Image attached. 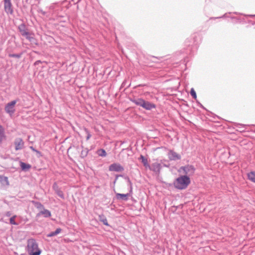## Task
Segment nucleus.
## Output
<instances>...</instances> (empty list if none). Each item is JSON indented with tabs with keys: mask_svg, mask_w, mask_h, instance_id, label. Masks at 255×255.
<instances>
[{
	"mask_svg": "<svg viewBox=\"0 0 255 255\" xmlns=\"http://www.w3.org/2000/svg\"><path fill=\"white\" fill-rule=\"evenodd\" d=\"M97 152H98V154L100 156L105 157L107 155L106 151L103 149L98 150Z\"/></svg>",
	"mask_w": 255,
	"mask_h": 255,
	"instance_id": "obj_20",
	"label": "nucleus"
},
{
	"mask_svg": "<svg viewBox=\"0 0 255 255\" xmlns=\"http://www.w3.org/2000/svg\"><path fill=\"white\" fill-rule=\"evenodd\" d=\"M6 215L7 216H10V214L9 212L7 213Z\"/></svg>",
	"mask_w": 255,
	"mask_h": 255,
	"instance_id": "obj_31",
	"label": "nucleus"
},
{
	"mask_svg": "<svg viewBox=\"0 0 255 255\" xmlns=\"http://www.w3.org/2000/svg\"><path fill=\"white\" fill-rule=\"evenodd\" d=\"M18 29L19 30L20 32L21 33V35H23L24 34H26V32L27 31L25 29V25L23 24H21L18 27Z\"/></svg>",
	"mask_w": 255,
	"mask_h": 255,
	"instance_id": "obj_19",
	"label": "nucleus"
},
{
	"mask_svg": "<svg viewBox=\"0 0 255 255\" xmlns=\"http://www.w3.org/2000/svg\"><path fill=\"white\" fill-rule=\"evenodd\" d=\"M160 164L158 162H155L152 164L151 167L150 166V168H148L154 172H159L160 171Z\"/></svg>",
	"mask_w": 255,
	"mask_h": 255,
	"instance_id": "obj_11",
	"label": "nucleus"
},
{
	"mask_svg": "<svg viewBox=\"0 0 255 255\" xmlns=\"http://www.w3.org/2000/svg\"><path fill=\"white\" fill-rule=\"evenodd\" d=\"M102 222L105 225H107V226H108V221L106 219H104L102 220Z\"/></svg>",
	"mask_w": 255,
	"mask_h": 255,
	"instance_id": "obj_27",
	"label": "nucleus"
},
{
	"mask_svg": "<svg viewBox=\"0 0 255 255\" xmlns=\"http://www.w3.org/2000/svg\"><path fill=\"white\" fill-rule=\"evenodd\" d=\"M129 194H120V193H117L116 194V197L119 200H122L126 201L128 200V197H129Z\"/></svg>",
	"mask_w": 255,
	"mask_h": 255,
	"instance_id": "obj_12",
	"label": "nucleus"
},
{
	"mask_svg": "<svg viewBox=\"0 0 255 255\" xmlns=\"http://www.w3.org/2000/svg\"><path fill=\"white\" fill-rule=\"evenodd\" d=\"M57 195H58L59 197H61V198H64V195H63V192H62L61 191H60V190L57 191Z\"/></svg>",
	"mask_w": 255,
	"mask_h": 255,
	"instance_id": "obj_24",
	"label": "nucleus"
},
{
	"mask_svg": "<svg viewBox=\"0 0 255 255\" xmlns=\"http://www.w3.org/2000/svg\"><path fill=\"white\" fill-rule=\"evenodd\" d=\"M16 215H14L13 216H12L11 218H10V223L12 225H17V224L15 222V219L16 218Z\"/></svg>",
	"mask_w": 255,
	"mask_h": 255,
	"instance_id": "obj_21",
	"label": "nucleus"
},
{
	"mask_svg": "<svg viewBox=\"0 0 255 255\" xmlns=\"http://www.w3.org/2000/svg\"><path fill=\"white\" fill-rule=\"evenodd\" d=\"M61 231V229L60 228H57L56 231L54 232L55 233V234H56V235H57V234H58L59 233H60Z\"/></svg>",
	"mask_w": 255,
	"mask_h": 255,
	"instance_id": "obj_26",
	"label": "nucleus"
},
{
	"mask_svg": "<svg viewBox=\"0 0 255 255\" xmlns=\"http://www.w3.org/2000/svg\"><path fill=\"white\" fill-rule=\"evenodd\" d=\"M123 170V167L118 163H114L109 166V170L111 171H121Z\"/></svg>",
	"mask_w": 255,
	"mask_h": 255,
	"instance_id": "obj_8",
	"label": "nucleus"
},
{
	"mask_svg": "<svg viewBox=\"0 0 255 255\" xmlns=\"http://www.w3.org/2000/svg\"><path fill=\"white\" fill-rule=\"evenodd\" d=\"M16 103V101H12L7 103L5 107V112L10 116H12L15 112L14 106Z\"/></svg>",
	"mask_w": 255,
	"mask_h": 255,
	"instance_id": "obj_4",
	"label": "nucleus"
},
{
	"mask_svg": "<svg viewBox=\"0 0 255 255\" xmlns=\"http://www.w3.org/2000/svg\"><path fill=\"white\" fill-rule=\"evenodd\" d=\"M3 1L5 11L8 14H12L13 9L10 0H3Z\"/></svg>",
	"mask_w": 255,
	"mask_h": 255,
	"instance_id": "obj_5",
	"label": "nucleus"
},
{
	"mask_svg": "<svg viewBox=\"0 0 255 255\" xmlns=\"http://www.w3.org/2000/svg\"><path fill=\"white\" fill-rule=\"evenodd\" d=\"M139 159L141 160L142 163L146 168H150V166L148 164V160L145 158L143 155H141Z\"/></svg>",
	"mask_w": 255,
	"mask_h": 255,
	"instance_id": "obj_14",
	"label": "nucleus"
},
{
	"mask_svg": "<svg viewBox=\"0 0 255 255\" xmlns=\"http://www.w3.org/2000/svg\"><path fill=\"white\" fill-rule=\"evenodd\" d=\"M56 236V234H55V233L54 232H51V233H50L49 235H48V237H52V236Z\"/></svg>",
	"mask_w": 255,
	"mask_h": 255,
	"instance_id": "obj_29",
	"label": "nucleus"
},
{
	"mask_svg": "<svg viewBox=\"0 0 255 255\" xmlns=\"http://www.w3.org/2000/svg\"><path fill=\"white\" fill-rule=\"evenodd\" d=\"M248 179L253 182L255 183V172L251 171L248 173Z\"/></svg>",
	"mask_w": 255,
	"mask_h": 255,
	"instance_id": "obj_15",
	"label": "nucleus"
},
{
	"mask_svg": "<svg viewBox=\"0 0 255 255\" xmlns=\"http://www.w3.org/2000/svg\"><path fill=\"white\" fill-rule=\"evenodd\" d=\"M27 250L29 255H40L41 253L36 241L33 239L27 241Z\"/></svg>",
	"mask_w": 255,
	"mask_h": 255,
	"instance_id": "obj_2",
	"label": "nucleus"
},
{
	"mask_svg": "<svg viewBox=\"0 0 255 255\" xmlns=\"http://www.w3.org/2000/svg\"><path fill=\"white\" fill-rule=\"evenodd\" d=\"M37 207H43V206L41 204H37Z\"/></svg>",
	"mask_w": 255,
	"mask_h": 255,
	"instance_id": "obj_30",
	"label": "nucleus"
},
{
	"mask_svg": "<svg viewBox=\"0 0 255 255\" xmlns=\"http://www.w3.org/2000/svg\"><path fill=\"white\" fill-rule=\"evenodd\" d=\"M190 94L194 99H196L197 95L196 92L193 88L191 89Z\"/></svg>",
	"mask_w": 255,
	"mask_h": 255,
	"instance_id": "obj_23",
	"label": "nucleus"
},
{
	"mask_svg": "<svg viewBox=\"0 0 255 255\" xmlns=\"http://www.w3.org/2000/svg\"><path fill=\"white\" fill-rule=\"evenodd\" d=\"M9 185L8 178L0 175V188H4Z\"/></svg>",
	"mask_w": 255,
	"mask_h": 255,
	"instance_id": "obj_6",
	"label": "nucleus"
},
{
	"mask_svg": "<svg viewBox=\"0 0 255 255\" xmlns=\"http://www.w3.org/2000/svg\"><path fill=\"white\" fill-rule=\"evenodd\" d=\"M41 215H43L44 217H49L51 216V213L48 210L44 209L37 214V216H39Z\"/></svg>",
	"mask_w": 255,
	"mask_h": 255,
	"instance_id": "obj_13",
	"label": "nucleus"
},
{
	"mask_svg": "<svg viewBox=\"0 0 255 255\" xmlns=\"http://www.w3.org/2000/svg\"><path fill=\"white\" fill-rule=\"evenodd\" d=\"M190 178L187 175H181L176 179L173 183L174 186L180 190L186 189L190 184Z\"/></svg>",
	"mask_w": 255,
	"mask_h": 255,
	"instance_id": "obj_1",
	"label": "nucleus"
},
{
	"mask_svg": "<svg viewBox=\"0 0 255 255\" xmlns=\"http://www.w3.org/2000/svg\"><path fill=\"white\" fill-rule=\"evenodd\" d=\"M142 107L146 110H150L153 108H155V106L149 102H146L144 100Z\"/></svg>",
	"mask_w": 255,
	"mask_h": 255,
	"instance_id": "obj_10",
	"label": "nucleus"
},
{
	"mask_svg": "<svg viewBox=\"0 0 255 255\" xmlns=\"http://www.w3.org/2000/svg\"><path fill=\"white\" fill-rule=\"evenodd\" d=\"M168 158L172 160H178L181 158V156L177 153L170 150L168 154Z\"/></svg>",
	"mask_w": 255,
	"mask_h": 255,
	"instance_id": "obj_7",
	"label": "nucleus"
},
{
	"mask_svg": "<svg viewBox=\"0 0 255 255\" xmlns=\"http://www.w3.org/2000/svg\"><path fill=\"white\" fill-rule=\"evenodd\" d=\"M178 172L184 174V175L189 176L194 172V168L192 166L187 165L181 167L178 170Z\"/></svg>",
	"mask_w": 255,
	"mask_h": 255,
	"instance_id": "obj_3",
	"label": "nucleus"
},
{
	"mask_svg": "<svg viewBox=\"0 0 255 255\" xmlns=\"http://www.w3.org/2000/svg\"><path fill=\"white\" fill-rule=\"evenodd\" d=\"M132 102H133L134 104H135L137 105L142 106L144 100L142 99H135L132 101Z\"/></svg>",
	"mask_w": 255,
	"mask_h": 255,
	"instance_id": "obj_17",
	"label": "nucleus"
},
{
	"mask_svg": "<svg viewBox=\"0 0 255 255\" xmlns=\"http://www.w3.org/2000/svg\"><path fill=\"white\" fill-rule=\"evenodd\" d=\"M20 167L22 170H26L30 168L31 166L29 164L21 162H20Z\"/></svg>",
	"mask_w": 255,
	"mask_h": 255,
	"instance_id": "obj_18",
	"label": "nucleus"
},
{
	"mask_svg": "<svg viewBox=\"0 0 255 255\" xmlns=\"http://www.w3.org/2000/svg\"><path fill=\"white\" fill-rule=\"evenodd\" d=\"M22 35L25 36L26 38L29 40H31L33 38V36H31V34L27 31L26 32V34H24Z\"/></svg>",
	"mask_w": 255,
	"mask_h": 255,
	"instance_id": "obj_22",
	"label": "nucleus"
},
{
	"mask_svg": "<svg viewBox=\"0 0 255 255\" xmlns=\"http://www.w3.org/2000/svg\"><path fill=\"white\" fill-rule=\"evenodd\" d=\"M30 148L31 150H32L33 151L36 152V153H40V152H39V151H37V150L33 148V147H32V146H30Z\"/></svg>",
	"mask_w": 255,
	"mask_h": 255,
	"instance_id": "obj_28",
	"label": "nucleus"
},
{
	"mask_svg": "<svg viewBox=\"0 0 255 255\" xmlns=\"http://www.w3.org/2000/svg\"><path fill=\"white\" fill-rule=\"evenodd\" d=\"M4 130L3 127L0 125V142L5 138Z\"/></svg>",
	"mask_w": 255,
	"mask_h": 255,
	"instance_id": "obj_16",
	"label": "nucleus"
},
{
	"mask_svg": "<svg viewBox=\"0 0 255 255\" xmlns=\"http://www.w3.org/2000/svg\"><path fill=\"white\" fill-rule=\"evenodd\" d=\"M15 150H19L23 148L24 142L21 138H17L14 141Z\"/></svg>",
	"mask_w": 255,
	"mask_h": 255,
	"instance_id": "obj_9",
	"label": "nucleus"
},
{
	"mask_svg": "<svg viewBox=\"0 0 255 255\" xmlns=\"http://www.w3.org/2000/svg\"><path fill=\"white\" fill-rule=\"evenodd\" d=\"M85 131H86V133H87V136L86 139H87V140H88V139H90V138L91 137V134L90 133V132H89V131H88V130H87V129H85Z\"/></svg>",
	"mask_w": 255,
	"mask_h": 255,
	"instance_id": "obj_25",
	"label": "nucleus"
}]
</instances>
